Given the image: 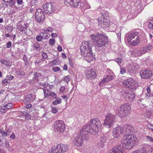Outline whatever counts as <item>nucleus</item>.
Listing matches in <instances>:
<instances>
[{"label":"nucleus","mask_w":153,"mask_h":153,"mask_svg":"<svg viewBox=\"0 0 153 153\" xmlns=\"http://www.w3.org/2000/svg\"><path fill=\"white\" fill-rule=\"evenodd\" d=\"M58 50L59 52H61L62 51V48L60 46H59L58 47Z\"/></svg>","instance_id":"obj_64"},{"label":"nucleus","mask_w":153,"mask_h":153,"mask_svg":"<svg viewBox=\"0 0 153 153\" xmlns=\"http://www.w3.org/2000/svg\"><path fill=\"white\" fill-rule=\"evenodd\" d=\"M149 27L151 29H153V20L149 23Z\"/></svg>","instance_id":"obj_48"},{"label":"nucleus","mask_w":153,"mask_h":153,"mask_svg":"<svg viewBox=\"0 0 153 153\" xmlns=\"http://www.w3.org/2000/svg\"><path fill=\"white\" fill-rule=\"evenodd\" d=\"M6 131V136H8L11 133V132L10 131H9V130H5Z\"/></svg>","instance_id":"obj_59"},{"label":"nucleus","mask_w":153,"mask_h":153,"mask_svg":"<svg viewBox=\"0 0 153 153\" xmlns=\"http://www.w3.org/2000/svg\"><path fill=\"white\" fill-rule=\"evenodd\" d=\"M123 131L122 127L120 126L116 127L113 131V136L115 138L118 137L121 134L123 135Z\"/></svg>","instance_id":"obj_18"},{"label":"nucleus","mask_w":153,"mask_h":153,"mask_svg":"<svg viewBox=\"0 0 153 153\" xmlns=\"http://www.w3.org/2000/svg\"><path fill=\"white\" fill-rule=\"evenodd\" d=\"M131 109L130 105L128 103H125L120 106L119 108L116 110V113L121 117H124L130 113Z\"/></svg>","instance_id":"obj_5"},{"label":"nucleus","mask_w":153,"mask_h":153,"mask_svg":"<svg viewBox=\"0 0 153 153\" xmlns=\"http://www.w3.org/2000/svg\"><path fill=\"white\" fill-rule=\"evenodd\" d=\"M41 34L42 35V36L43 37V39H48L50 36V35L48 33H42Z\"/></svg>","instance_id":"obj_32"},{"label":"nucleus","mask_w":153,"mask_h":153,"mask_svg":"<svg viewBox=\"0 0 153 153\" xmlns=\"http://www.w3.org/2000/svg\"><path fill=\"white\" fill-rule=\"evenodd\" d=\"M69 148L68 145L66 144H59L55 147H53L51 149L53 152L55 153H63L68 150Z\"/></svg>","instance_id":"obj_10"},{"label":"nucleus","mask_w":153,"mask_h":153,"mask_svg":"<svg viewBox=\"0 0 153 153\" xmlns=\"http://www.w3.org/2000/svg\"><path fill=\"white\" fill-rule=\"evenodd\" d=\"M70 76L69 75L67 76L64 79V81L67 83L70 81Z\"/></svg>","instance_id":"obj_43"},{"label":"nucleus","mask_w":153,"mask_h":153,"mask_svg":"<svg viewBox=\"0 0 153 153\" xmlns=\"http://www.w3.org/2000/svg\"><path fill=\"white\" fill-rule=\"evenodd\" d=\"M146 139L151 142H153V138L149 136H146Z\"/></svg>","instance_id":"obj_44"},{"label":"nucleus","mask_w":153,"mask_h":153,"mask_svg":"<svg viewBox=\"0 0 153 153\" xmlns=\"http://www.w3.org/2000/svg\"><path fill=\"white\" fill-rule=\"evenodd\" d=\"M140 41V40L139 36L137 38H134V39L129 42L128 44L131 46H136L138 44Z\"/></svg>","instance_id":"obj_24"},{"label":"nucleus","mask_w":153,"mask_h":153,"mask_svg":"<svg viewBox=\"0 0 153 153\" xmlns=\"http://www.w3.org/2000/svg\"><path fill=\"white\" fill-rule=\"evenodd\" d=\"M6 107L5 105H2L0 106V111L1 113H5L6 111Z\"/></svg>","instance_id":"obj_36"},{"label":"nucleus","mask_w":153,"mask_h":153,"mask_svg":"<svg viewBox=\"0 0 153 153\" xmlns=\"http://www.w3.org/2000/svg\"><path fill=\"white\" fill-rule=\"evenodd\" d=\"M114 61L117 62L119 65H120V63L121 62V59L120 58H116L114 59Z\"/></svg>","instance_id":"obj_51"},{"label":"nucleus","mask_w":153,"mask_h":153,"mask_svg":"<svg viewBox=\"0 0 153 153\" xmlns=\"http://www.w3.org/2000/svg\"><path fill=\"white\" fill-rule=\"evenodd\" d=\"M148 128L153 131V125L152 123H149L147 126Z\"/></svg>","instance_id":"obj_45"},{"label":"nucleus","mask_w":153,"mask_h":153,"mask_svg":"<svg viewBox=\"0 0 153 153\" xmlns=\"http://www.w3.org/2000/svg\"><path fill=\"white\" fill-rule=\"evenodd\" d=\"M106 140L107 137L105 136H101L98 141V145L101 147H103Z\"/></svg>","instance_id":"obj_22"},{"label":"nucleus","mask_w":153,"mask_h":153,"mask_svg":"<svg viewBox=\"0 0 153 153\" xmlns=\"http://www.w3.org/2000/svg\"><path fill=\"white\" fill-rule=\"evenodd\" d=\"M11 43L10 41L8 42L7 44V47L8 48H10L11 46Z\"/></svg>","instance_id":"obj_55"},{"label":"nucleus","mask_w":153,"mask_h":153,"mask_svg":"<svg viewBox=\"0 0 153 153\" xmlns=\"http://www.w3.org/2000/svg\"><path fill=\"white\" fill-rule=\"evenodd\" d=\"M10 137L11 138L14 139L15 138L16 136L15 134L13 133H12L10 135Z\"/></svg>","instance_id":"obj_60"},{"label":"nucleus","mask_w":153,"mask_h":153,"mask_svg":"<svg viewBox=\"0 0 153 153\" xmlns=\"http://www.w3.org/2000/svg\"><path fill=\"white\" fill-rule=\"evenodd\" d=\"M115 117L111 114H109L106 117L103 125L105 127L110 128L112 127L115 120Z\"/></svg>","instance_id":"obj_9"},{"label":"nucleus","mask_w":153,"mask_h":153,"mask_svg":"<svg viewBox=\"0 0 153 153\" xmlns=\"http://www.w3.org/2000/svg\"><path fill=\"white\" fill-rule=\"evenodd\" d=\"M57 61L56 60H54L52 62H50V64L52 65H56Z\"/></svg>","instance_id":"obj_56"},{"label":"nucleus","mask_w":153,"mask_h":153,"mask_svg":"<svg viewBox=\"0 0 153 153\" xmlns=\"http://www.w3.org/2000/svg\"><path fill=\"white\" fill-rule=\"evenodd\" d=\"M33 79L34 81H35L36 82L39 80V78L42 75L39 73L35 72L33 74Z\"/></svg>","instance_id":"obj_26"},{"label":"nucleus","mask_w":153,"mask_h":153,"mask_svg":"<svg viewBox=\"0 0 153 153\" xmlns=\"http://www.w3.org/2000/svg\"><path fill=\"white\" fill-rule=\"evenodd\" d=\"M65 4H69L74 7L82 8L84 4L80 0H65Z\"/></svg>","instance_id":"obj_13"},{"label":"nucleus","mask_w":153,"mask_h":153,"mask_svg":"<svg viewBox=\"0 0 153 153\" xmlns=\"http://www.w3.org/2000/svg\"><path fill=\"white\" fill-rule=\"evenodd\" d=\"M3 1L8 3L10 6H12L15 5L16 2L14 0H2Z\"/></svg>","instance_id":"obj_30"},{"label":"nucleus","mask_w":153,"mask_h":153,"mask_svg":"<svg viewBox=\"0 0 153 153\" xmlns=\"http://www.w3.org/2000/svg\"><path fill=\"white\" fill-rule=\"evenodd\" d=\"M32 47L37 51H40L42 48H40V45L37 42H35L32 45Z\"/></svg>","instance_id":"obj_31"},{"label":"nucleus","mask_w":153,"mask_h":153,"mask_svg":"<svg viewBox=\"0 0 153 153\" xmlns=\"http://www.w3.org/2000/svg\"><path fill=\"white\" fill-rule=\"evenodd\" d=\"M108 21L106 19H103V20H101L99 22V23H101L102 26L104 27H107L108 26Z\"/></svg>","instance_id":"obj_28"},{"label":"nucleus","mask_w":153,"mask_h":153,"mask_svg":"<svg viewBox=\"0 0 153 153\" xmlns=\"http://www.w3.org/2000/svg\"><path fill=\"white\" fill-rule=\"evenodd\" d=\"M125 94L126 98L129 101L133 100L135 97V94L133 91L126 90Z\"/></svg>","instance_id":"obj_19"},{"label":"nucleus","mask_w":153,"mask_h":153,"mask_svg":"<svg viewBox=\"0 0 153 153\" xmlns=\"http://www.w3.org/2000/svg\"><path fill=\"white\" fill-rule=\"evenodd\" d=\"M91 8V6L88 3H86L84 4V7L82 8H85V9H89Z\"/></svg>","instance_id":"obj_49"},{"label":"nucleus","mask_w":153,"mask_h":153,"mask_svg":"<svg viewBox=\"0 0 153 153\" xmlns=\"http://www.w3.org/2000/svg\"><path fill=\"white\" fill-rule=\"evenodd\" d=\"M131 68V66H128V67L126 68V71L129 73H130L132 72Z\"/></svg>","instance_id":"obj_54"},{"label":"nucleus","mask_w":153,"mask_h":153,"mask_svg":"<svg viewBox=\"0 0 153 153\" xmlns=\"http://www.w3.org/2000/svg\"><path fill=\"white\" fill-rule=\"evenodd\" d=\"M45 18L44 12L41 9L36 10L35 13V19L37 22L40 23L42 22Z\"/></svg>","instance_id":"obj_14"},{"label":"nucleus","mask_w":153,"mask_h":153,"mask_svg":"<svg viewBox=\"0 0 153 153\" xmlns=\"http://www.w3.org/2000/svg\"><path fill=\"white\" fill-rule=\"evenodd\" d=\"M16 74L18 75H20L22 76H23L25 75V73L22 70H19L16 72Z\"/></svg>","instance_id":"obj_37"},{"label":"nucleus","mask_w":153,"mask_h":153,"mask_svg":"<svg viewBox=\"0 0 153 153\" xmlns=\"http://www.w3.org/2000/svg\"><path fill=\"white\" fill-rule=\"evenodd\" d=\"M32 105L31 104H29L26 106V108L27 109H30L32 107Z\"/></svg>","instance_id":"obj_62"},{"label":"nucleus","mask_w":153,"mask_h":153,"mask_svg":"<svg viewBox=\"0 0 153 153\" xmlns=\"http://www.w3.org/2000/svg\"><path fill=\"white\" fill-rule=\"evenodd\" d=\"M6 109H9L13 107V105L12 103H8L6 105H5Z\"/></svg>","instance_id":"obj_39"},{"label":"nucleus","mask_w":153,"mask_h":153,"mask_svg":"<svg viewBox=\"0 0 153 153\" xmlns=\"http://www.w3.org/2000/svg\"><path fill=\"white\" fill-rule=\"evenodd\" d=\"M102 126L100 121L97 118L91 119L88 124L82 128L75 137L73 143L75 146H80L84 140H87L89 137L88 133L95 134L99 131Z\"/></svg>","instance_id":"obj_1"},{"label":"nucleus","mask_w":153,"mask_h":153,"mask_svg":"<svg viewBox=\"0 0 153 153\" xmlns=\"http://www.w3.org/2000/svg\"><path fill=\"white\" fill-rule=\"evenodd\" d=\"M139 30H137L136 31L126 35V39L128 43L130 41L134 39V38H137L139 35Z\"/></svg>","instance_id":"obj_15"},{"label":"nucleus","mask_w":153,"mask_h":153,"mask_svg":"<svg viewBox=\"0 0 153 153\" xmlns=\"http://www.w3.org/2000/svg\"><path fill=\"white\" fill-rule=\"evenodd\" d=\"M0 61L2 64H4L7 66L9 67L11 66V64L9 63V61L8 60L1 59Z\"/></svg>","instance_id":"obj_29"},{"label":"nucleus","mask_w":153,"mask_h":153,"mask_svg":"<svg viewBox=\"0 0 153 153\" xmlns=\"http://www.w3.org/2000/svg\"><path fill=\"white\" fill-rule=\"evenodd\" d=\"M124 136L128 135L133 132V127L131 125H125L122 128Z\"/></svg>","instance_id":"obj_17"},{"label":"nucleus","mask_w":153,"mask_h":153,"mask_svg":"<svg viewBox=\"0 0 153 153\" xmlns=\"http://www.w3.org/2000/svg\"><path fill=\"white\" fill-rule=\"evenodd\" d=\"M57 111V109L56 108L54 107L53 108L52 110V112L53 113H55Z\"/></svg>","instance_id":"obj_53"},{"label":"nucleus","mask_w":153,"mask_h":153,"mask_svg":"<svg viewBox=\"0 0 153 153\" xmlns=\"http://www.w3.org/2000/svg\"><path fill=\"white\" fill-rule=\"evenodd\" d=\"M144 149L146 150L147 153H153V147H152L149 145L144 144Z\"/></svg>","instance_id":"obj_25"},{"label":"nucleus","mask_w":153,"mask_h":153,"mask_svg":"<svg viewBox=\"0 0 153 153\" xmlns=\"http://www.w3.org/2000/svg\"><path fill=\"white\" fill-rule=\"evenodd\" d=\"M53 30V29L49 27H45L43 28V30L44 32H51Z\"/></svg>","instance_id":"obj_33"},{"label":"nucleus","mask_w":153,"mask_h":153,"mask_svg":"<svg viewBox=\"0 0 153 153\" xmlns=\"http://www.w3.org/2000/svg\"><path fill=\"white\" fill-rule=\"evenodd\" d=\"M13 78V76L11 75L7 76V79L9 80H12Z\"/></svg>","instance_id":"obj_57"},{"label":"nucleus","mask_w":153,"mask_h":153,"mask_svg":"<svg viewBox=\"0 0 153 153\" xmlns=\"http://www.w3.org/2000/svg\"><path fill=\"white\" fill-rule=\"evenodd\" d=\"M153 73L150 70H143L140 72V75L142 78L144 79H149L152 77Z\"/></svg>","instance_id":"obj_16"},{"label":"nucleus","mask_w":153,"mask_h":153,"mask_svg":"<svg viewBox=\"0 0 153 153\" xmlns=\"http://www.w3.org/2000/svg\"><path fill=\"white\" fill-rule=\"evenodd\" d=\"M62 102V100H56L53 102V105H56L58 104H60Z\"/></svg>","instance_id":"obj_38"},{"label":"nucleus","mask_w":153,"mask_h":153,"mask_svg":"<svg viewBox=\"0 0 153 153\" xmlns=\"http://www.w3.org/2000/svg\"><path fill=\"white\" fill-rule=\"evenodd\" d=\"M90 36L96 48H101L108 42V37L103 34L97 33L91 34Z\"/></svg>","instance_id":"obj_3"},{"label":"nucleus","mask_w":153,"mask_h":153,"mask_svg":"<svg viewBox=\"0 0 153 153\" xmlns=\"http://www.w3.org/2000/svg\"><path fill=\"white\" fill-rule=\"evenodd\" d=\"M53 71L54 72H57L60 70V68L58 67H54L53 68Z\"/></svg>","instance_id":"obj_50"},{"label":"nucleus","mask_w":153,"mask_h":153,"mask_svg":"<svg viewBox=\"0 0 153 153\" xmlns=\"http://www.w3.org/2000/svg\"><path fill=\"white\" fill-rule=\"evenodd\" d=\"M152 48V45H147L140 48L138 50L136 49L133 50L132 53L136 56H140L146 52H149Z\"/></svg>","instance_id":"obj_8"},{"label":"nucleus","mask_w":153,"mask_h":153,"mask_svg":"<svg viewBox=\"0 0 153 153\" xmlns=\"http://www.w3.org/2000/svg\"><path fill=\"white\" fill-rule=\"evenodd\" d=\"M147 93L146 94V97L148 98L153 97V93L151 91V90L149 87L146 88Z\"/></svg>","instance_id":"obj_27"},{"label":"nucleus","mask_w":153,"mask_h":153,"mask_svg":"<svg viewBox=\"0 0 153 153\" xmlns=\"http://www.w3.org/2000/svg\"><path fill=\"white\" fill-rule=\"evenodd\" d=\"M36 39L38 42H39L43 39V37L41 35H38L36 36Z\"/></svg>","instance_id":"obj_41"},{"label":"nucleus","mask_w":153,"mask_h":153,"mask_svg":"<svg viewBox=\"0 0 153 153\" xmlns=\"http://www.w3.org/2000/svg\"><path fill=\"white\" fill-rule=\"evenodd\" d=\"M65 89V86H62L60 88L59 90L61 93H63L64 92Z\"/></svg>","instance_id":"obj_52"},{"label":"nucleus","mask_w":153,"mask_h":153,"mask_svg":"<svg viewBox=\"0 0 153 153\" xmlns=\"http://www.w3.org/2000/svg\"><path fill=\"white\" fill-rule=\"evenodd\" d=\"M43 7L45 13L48 14H51L55 10L54 4L52 3H44L43 5Z\"/></svg>","instance_id":"obj_12"},{"label":"nucleus","mask_w":153,"mask_h":153,"mask_svg":"<svg viewBox=\"0 0 153 153\" xmlns=\"http://www.w3.org/2000/svg\"><path fill=\"white\" fill-rule=\"evenodd\" d=\"M120 73L122 74H123L126 73L125 69L124 68H121L120 67Z\"/></svg>","instance_id":"obj_47"},{"label":"nucleus","mask_w":153,"mask_h":153,"mask_svg":"<svg viewBox=\"0 0 153 153\" xmlns=\"http://www.w3.org/2000/svg\"><path fill=\"white\" fill-rule=\"evenodd\" d=\"M51 36L53 38H56L57 36V35L55 33H52L51 34Z\"/></svg>","instance_id":"obj_61"},{"label":"nucleus","mask_w":153,"mask_h":153,"mask_svg":"<svg viewBox=\"0 0 153 153\" xmlns=\"http://www.w3.org/2000/svg\"><path fill=\"white\" fill-rule=\"evenodd\" d=\"M124 150L120 146H115L111 150V153H123Z\"/></svg>","instance_id":"obj_21"},{"label":"nucleus","mask_w":153,"mask_h":153,"mask_svg":"<svg viewBox=\"0 0 153 153\" xmlns=\"http://www.w3.org/2000/svg\"><path fill=\"white\" fill-rule=\"evenodd\" d=\"M139 153H147L146 150L144 149V145L143 146L142 150L140 152H139Z\"/></svg>","instance_id":"obj_58"},{"label":"nucleus","mask_w":153,"mask_h":153,"mask_svg":"<svg viewBox=\"0 0 153 153\" xmlns=\"http://www.w3.org/2000/svg\"><path fill=\"white\" fill-rule=\"evenodd\" d=\"M152 48V45H147L140 48L138 50L136 49L133 50L132 53L136 56H140L146 52H149Z\"/></svg>","instance_id":"obj_7"},{"label":"nucleus","mask_w":153,"mask_h":153,"mask_svg":"<svg viewBox=\"0 0 153 153\" xmlns=\"http://www.w3.org/2000/svg\"><path fill=\"white\" fill-rule=\"evenodd\" d=\"M44 91V94L45 97H47L48 96V94L47 93V92L48 91H46V90L45 89H43Z\"/></svg>","instance_id":"obj_63"},{"label":"nucleus","mask_w":153,"mask_h":153,"mask_svg":"<svg viewBox=\"0 0 153 153\" xmlns=\"http://www.w3.org/2000/svg\"><path fill=\"white\" fill-rule=\"evenodd\" d=\"M136 140V137L133 134L124 136L121 141L123 148L127 149L132 148Z\"/></svg>","instance_id":"obj_4"},{"label":"nucleus","mask_w":153,"mask_h":153,"mask_svg":"<svg viewBox=\"0 0 153 153\" xmlns=\"http://www.w3.org/2000/svg\"><path fill=\"white\" fill-rule=\"evenodd\" d=\"M49 44L53 46L55 43V40L53 38L49 40Z\"/></svg>","instance_id":"obj_40"},{"label":"nucleus","mask_w":153,"mask_h":153,"mask_svg":"<svg viewBox=\"0 0 153 153\" xmlns=\"http://www.w3.org/2000/svg\"><path fill=\"white\" fill-rule=\"evenodd\" d=\"M5 29L7 32L10 33H11L13 31V27L12 26H9L6 27Z\"/></svg>","instance_id":"obj_34"},{"label":"nucleus","mask_w":153,"mask_h":153,"mask_svg":"<svg viewBox=\"0 0 153 153\" xmlns=\"http://www.w3.org/2000/svg\"><path fill=\"white\" fill-rule=\"evenodd\" d=\"M17 28L21 32H23L25 30L24 27L21 25L19 24L17 25Z\"/></svg>","instance_id":"obj_35"},{"label":"nucleus","mask_w":153,"mask_h":153,"mask_svg":"<svg viewBox=\"0 0 153 153\" xmlns=\"http://www.w3.org/2000/svg\"><path fill=\"white\" fill-rule=\"evenodd\" d=\"M54 129L56 132L61 133L63 132L65 128V125L64 122L61 120L56 121L54 124Z\"/></svg>","instance_id":"obj_11"},{"label":"nucleus","mask_w":153,"mask_h":153,"mask_svg":"<svg viewBox=\"0 0 153 153\" xmlns=\"http://www.w3.org/2000/svg\"><path fill=\"white\" fill-rule=\"evenodd\" d=\"M85 76L88 79H93L96 77L97 74L94 71L90 70L86 72Z\"/></svg>","instance_id":"obj_20"},{"label":"nucleus","mask_w":153,"mask_h":153,"mask_svg":"<svg viewBox=\"0 0 153 153\" xmlns=\"http://www.w3.org/2000/svg\"><path fill=\"white\" fill-rule=\"evenodd\" d=\"M93 45L91 41H83L80 48L81 54L83 56L84 59L89 62L93 60L95 57V55L92 53Z\"/></svg>","instance_id":"obj_2"},{"label":"nucleus","mask_w":153,"mask_h":153,"mask_svg":"<svg viewBox=\"0 0 153 153\" xmlns=\"http://www.w3.org/2000/svg\"><path fill=\"white\" fill-rule=\"evenodd\" d=\"M124 87L126 88H129L135 90L138 87V83L135 80L131 78H129L125 80L123 82Z\"/></svg>","instance_id":"obj_6"},{"label":"nucleus","mask_w":153,"mask_h":153,"mask_svg":"<svg viewBox=\"0 0 153 153\" xmlns=\"http://www.w3.org/2000/svg\"><path fill=\"white\" fill-rule=\"evenodd\" d=\"M115 75H107L104 78L102 81V82L100 83V84L101 83L103 82H107L112 79H113L115 77Z\"/></svg>","instance_id":"obj_23"},{"label":"nucleus","mask_w":153,"mask_h":153,"mask_svg":"<svg viewBox=\"0 0 153 153\" xmlns=\"http://www.w3.org/2000/svg\"><path fill=\"white\" fill-rule=\"evenodd\" d=\"M49 95L50 96H52V97H54L55 99H57L56 97V94L53 92H51L49 94Z\"/></svg>","instance_id":"obj_46"},{"label":"nucleus","mask_w":153,"mask_h":153,"mask_svg":"<svg viewBox=\"0 0 153 153\" xmlns=\"http://www.w3.org/2000/svg\"><path fill=\"white\" fill-rule=\"evenodd\" d=\"M41 54L42 57L44 59H47L48 57L47 54L45 52H42Z\"/></svg>","instance_id":"obj_42"}]
</instances>
